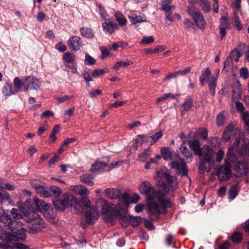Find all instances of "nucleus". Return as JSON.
I'll return each mask as SVG.
<instances>
[{
  "label": "nucleus",
  "mask_w": 249,
  "mask_h": 249,
  "mask_svg": "<svg viewBox=\"0 0 249 249\" xmlns=\"http://www.w3.org/2000/svg\"><path fill=\"white\" fill-rule=\"evenodd\" d=\"M156 173L158 185L161 187L162 189L157 191L149 181H144L140 184L139 190L141 194L147 195V207L150 215L158 218L161 209H165L171 207L170 200L166 199L165 196L169 191L176 190L178 182L175 177L167 173L158 171Z\"/></svg>",
  "instance_id": "nucleus-1"
},
{
  "label": "nucleus",
  "mask_w": 249,
  "mask_h": 249,
  "mask_svg": "<svg viewBox=\"0 0 249 249\" xmlns=\"http://www.w3.org/2000/svg\"><path fill=\"white\" fill-rule=\"evenodd\" d=\"M99 209L101 214L105 215L104 219L107 223L114 221L116 219V215L119 214L118 211L110 205L106 199L100 198L96 201V205L92 209L86 211L85 217L87 223L93 224L98 219V210Z\"/></svg>",
  "instance_id": "nucleus-2"
},
{
  "label": "nucleus",
  "mask_w": 249,
  "mask_h": 249,
  "mask_svg": "<svg viewBox=\"0 0 249 249\" xmlns=\"http://www.w3.org/2000/svg\"><path fill=\"white\" fill-rule=\"evenodd\" d=\"M15 220L9 225L8 229L10 232L5 234V239L9 242L23 241L25 239V229L23 227V224Z\"/></svg>",
  "instance_id": "nucleus-3"
},
{
  "label": "nucleus",
  "mask_w": 249,
  "mask_h": 249,
  "mask_svg": "<svg viewBox=\"0 0 249 249\" xmlns=\"http://www.w3.org/2000/svg\"><path fill=\"white\" fill-rule=\"evenodd\" d=\"M26 220L29 223V229L33 231H37L44 227L43 220L35 212L29 213Z\"/></svg>",
  "instance_id": "nucleus-4"
},
{
  "label": "nucleus",
  "mask_w": 249,
  "mask_h": 249,
  "mask_svg": "<svg viewBox=\"0 0 249 249\" xmlns=\"http://www.w3.org/2000/svg\"><path fill=\"white\" fill-rule=\"evenodd\" d=\"M22 218L23 216L18 209L12 208L10 212L8 211H3V213L0 215V221L7 224L9 226L15 220L20 219Z\"/></svg>",
  "instance_id": "nucleus-5"
},
{
  "label": "nucleus",
  "mask_w": 249,
  "mask_h": 249,
  "mask_svg": "<svg viewBox=\"0 0 249 249\" xmlns=\"http://www.w3.org/2000/svg\"><path fill=\"white\" fill-rule=\"evenodd\" d=\"M109 162V158L106 157L103 160H99L91 165L90 171L91 172H97L101 171L106 166L109 167V169L111 170L118 166L122 165V161H115L110 164H107Z\"/></svg>",
  "instance_id": "nucleus-6"
},
{
  "label": "nucleus",
  "mask_w": 249,
  "mask_h": 249,
  "mask_svg": "<svg viewBox=\"0 0 249 249\" xmlns=\"http://www.w3.org/2000/svg\"><path fill=\"white\" fill-rule=\"evenodd\" d=\"M77 202V199L73 196L67 193L63 194L61 199L53 202L54 207L59 210L63 211L71 203V206Z\"/></svg>",
  "instance_id": "nucleus-7"
},
{
  "label": "nucleus",
  "mask_w": 249,
  "mask_h": 249,
  "mask_svg": "<svg viewBox=\"0 0 249 249\" xmlns=\"http://www.w3.org/2000/svg\"><path fill=\"white\" fill-rule=\"evenodd\" d=\"M187 12L193 18L196 26L203 30L206 27V22L203 15L195 7L192 6L188 8Z\"/></svg>",
  "instance_id": "nucleus-8"
},
{
  "label": "nucleus",
  "mask_w": 249,
  "mask_h": 249,
  "mask_svg": "<svg viewBox=\"0 0 249 249\" xmlns=\"http://www.w3.org/2000/svg\"><path fill=\"white\" fill-rule=\"evenodd\" d=\"M214 151L213 148L210 146H204L200 154L198 156L202 158V160L205 163H208L210 165H212L214 163L213 160Z\"/></svg>",
  "instance_id": "nucleus-9"
},
{
  "label": "nucleus",
  "mask_w": 249,
  "mask_h": 249,
  "mask_svg": "<svg viewBox=\"0 0 249 249\" xmlns=\"http://www.w3.org/2000/svg\"><path fill=\"white\" fill-rule=\"evenodd\" d=\"M231 164H225L217 170V175L220 181L227 180L231 176Z\"/></svg>",
  "instance_id": "nucleus-10"
},
{
  "label": "nucleus",
  "mask_w": 249,
  "mask_h": 249,
  "mask_svg": "<svg viewBox=\"0 0 249 249\" xmlns=\"http://www.w3.org/2000/svg\"><path fill=\"white\" fill-rule=\"evenodd\" d=\"M171 165L172 168L177 170V173H181L183 176L187 175L186 163L183 159L179 158L177 160H174L171 162Z\"/></svg>",
  "instance_id": "nucleus-11"
},
{
  "label": "nucleus",
  "mask_w": 249,
  "mask_h": 249,
  "mask_svg": "<svg viewBox=\"0 0 249 249\" xmlns=\"http://www.w3.org/2000/svg\"><path fill=\"white\" fill-rule=\"evenodd\" d=\"M29 209L33 211H46L49 209V205L43 200L34 198Z\"/></svg>",
  "instance_id": "nucleus-12"
},
{
  "label": "nucleus",
  "mask_w": 249,
  "mask_h": 249,
  "mask_svg": "<svg viewBox=\"0 0 249 249\" xmlns=\"http://www.w3.org/2000/svg\"><path fill=\"white\" fill-rule=\"evenodd\" d=\"M67 44L70 50L76 51L82 47V40L79 36H72L67 40Z\"/></svg>",
  "instance_id": "nucleus-13"
},
{
  "label": "nucleus",
  "mask_w": 249,
  "mask_h": 249,
  "mask_svg": "<svg viewBox=\"0 0 249 249\" xmlns=\"http://www.w3.org/2000/svg\"><path fill=\"white\" fill-rule=\"evenodd\" d=\"M25 87H26V90L28 89L37 90L40 87V82L39 80L31 76H28L24 80Z\"/></svg>",
  "instance_id": "nucleus-14"
},
{
  "label": "nucleus",
  "mask_w": 249,
  "mask_h": 249,
  "mask_svg": "<svg viewBox=\"0 0 249 249\" xmlns=\"http://www.w3.org/2000/svg\"><path fill=\"white\" fill-rule=\"evenodd\" d=\"M74 205H75L74 208L75 209L74 210L75 213H78L84 209H87V210L92 209V208H90V201L88 199L83 200L81 202H79L77 200V202L76 203H74Z\"/></svg>",
  "instance_id": "nucleus-15"
},
{
  "label": "nucleus",
  "mask_w": 249,
  "mask_h": 249,
  "mask_svg": "<svg viewBox=\"0 0 249 249\" xmlns=\"http://www.w3.org/2000/svg\"><path fill=\"white\" fill-rule=\"evenodd\" d=\"M188 144L195 155H198V154H200L202 148L201 147V144L198 140L193 139V140H190L188 142Z\"/></svg>",
  "instance_id": "nucleus-16"
},
{
  "label": "nucleus",
  "mask_w": 249,
  "mask_h": 249,
  "mask_svg": "<svg viewBox=\"0 0 249 249\" xmlns=\"http://www.w3.org/2000/svg\"><path fill=\"white\" fill-rule=\"evenodd\" d=\"M130 204V196L127 194H123L118 199V207L124 210L127 208Z\"/></svg>",
  "instance_id": "nucleus-17"
},
{
  "label": "nucleus",
  "mask_w": 249,
  "mask_h": 249,
  "mask_svg": "<svg viewBox=\"0 0 249 249\" xmlns=\"http://www.w3.org/2000/svg\"><path fill=\"white\" fill-rule=\"evenodd\" d=\"M128 18L131 22L133 24H136L137 23L142 22L146 21V18L142 14L139 13V15H138L137 13L134 11L131 12L129 14Z\"/></svg>",
  "instance_id": "nucleus-18"
},
{
  "label": "nucleus",
  "mask_w": 249,
  "mask_h": 249,
  "mask_svg": "<svg viewBox=\"0 0 249 249\" xmlns=\"http://www.w3.org/2000/svg\"><path fill=\"white\" fill-rule=\"evenodd\" d=\"M217 76H215L213 75H212L207 80L209 91L213 96H214L215 93V89L217 86Z\"/></svg>",
  "instance_id": "nucleus-19"
},
{
  "label": "nucleus",
  "mask_w": 249,
  "mask_h": 249,
  "mask_svg": "<svg viewBox=\"0 0 249 249\" xmlns=\"http://www.w3.org/2000/svg\"><path fill=\"white\" fill-rule=\"evenodd\" d=\"M102 28L105 33L108 34H112L115 29L118 28L117 24L108 20L102 24Z\"/></svg>",
  "instance_id": "nucleus-20"
},
{
  "label": "nucleus",
  "mask_w": 249,
  "mask_h": 249,
  "mask_svg": "<svg viewBox=\"0 0 249 249\" xmlns=\"http://www.w3.org/2000/svg\"><path fill=\"white\" fill-rule=\"evenodd\" d=\"M104 194L109 198L115 199L120 196V192L118 189L108 188L105 190Z\"/></svg>",
  "instance_id": "nucleus-21"
},
{
  "label": "nucleus",
  "mask_w": 249,
  "mask_h": 249,
  "mask_svg": "<svg viewBox=\"0 0 249 249\" xmlns=\"http://www.w3.org/2000/svg\"><path fill=\"white\" fill-rule=\"evenodd\" d=\"M234 126L233 123H231L226 126L223 135L224 141L228 142L230 140Z\"/></svg>",
  "instance_id": "nucleus-22"
},
{
  "label": "nucleus",
  "mask_w": 249,
  "mask_h": 249,
  "mask_svg": "<svg viewBox=\"0 0 249 249\" xmlns=\"http://www.w3.org/2000/svg\"><path fill=\"white\" fill-rule=\"evenodd\" d=\"M0 201L1 203L13 205L9 194L3 189H0Z\"/></svg>",
  "instance_id": "nucleus-23"
},
{
  "label": "nucleus",
  "mask_w": 249,
  "mask_h": 249,
  "mask_svg": "<svg viewBox=\"0 0 249 249\" xmlns=\"http://www.w3.org/2000/svg\"><path fill=\"white\" fill-rule=\"evenodd\" d=\"M241 54L240 52L237 49H235L232 51L229 56L225 62V66L227 63H230L232 60H234L235 62H238L239 57L241 56Z\"/></svg>",
  "instance_id": "nucleus-24"
},
{
  "label": "nucleus",
  "mask_w": 249,
  "mask_h": 249,
  "mask_svg": "<svg viewBox=\"0 0 249 249\" xmlns=\"http://www.w3.org/2000/svg\"><path fill=\"white\" fill-rule=\"evenodd\" d=\"M211 75V72L209 68H205L202 71L199 77L200 83L202 86H204L206 80H208Z\"/></svg>",
  "instance_id": "nucleus-25"
},
{
  "label": "nucleus",
  "mask_w": 249,
  "mask_h": 249,
  "mask_svg": "<svg viewBox=\"0 0 249 249\" xmlns=\"http://www.w3.org/2000/svg\"><path fill=\"white\" fill-rule=\"evenodd\" d=\"M119 214L116 215V218H119L120 223L123 227H127L130 224L129 216L127 215L126 213H121L118 211Z\"/></svg>",
  "instance_id": "nucleus-26"
},
{
  "label": "nucleus",
  "mask_w": 249,
  "mask_h": 249,
  "mask_svg": "<svg viewBox=\"0 0 249 249\" xmlns=\"http://www.w3.org/2000/svg\"><path fill=\"white\" fill-rule=\"evenodd\" d=\"M193 106V99L190 97H187L181 105V110L182 112L188 111Z\"/></svg>",
  "instance_id": "nucleus-27"
},
{
  "label": "nucleus",
  "mask_w": 249,
  "mask_h": 249,
  "mask_svg": "<svg viewBox=\"0 0 249 249\" xmlns=\"http://www.w3.org/2000/svg\"><path fill=\"white\" fill-rule=\"evenodd\" d=\"M2 91L3 95L6 96H10L15 94L18 92V90H13L12 85L8 83H5Z\"/></svg>",
  "instance_id": "nucleus-28"
},
{
  "label": "nucleus",
  "mask_w": 249,
  "mask_h": 249,
  "mask_svg": "<svg viewBox=\"0 0 249 249\" xmlns=\"http://www.w3.org/2000/svg\"><path fill=\"white\" fill-rule=\"evenodd\" d=\"M80 32L82 36L86 38L92 39L94 36V32L88 27H82L80 29Z\"/></svg>",
  "instance_id": "nucleus-29"
},
{
  "label": "nucleus",
  "mask_w": 249,
  "mask_h": 249,
  "mask_svg": "<svg viewBox=\"0 0 249 249\" xmlns=\"http://www.w3.org/2000/svg\"><path fill=\"white\" fill-rule=\"evenodd\" d=\"M73 190L77 194L81 196H85L88 195V189L82 185H76L73 187Z\"/></svg>",
  "instance_id": "nucleus-30"
},
{
  "label": "nucleus",
  "mask_w": 249,
  "mask_h": 249,
  "mask_svg": "<svg viewBox=\"0 0 249 249\" xmlns=\"http://www.w3.org/2000/svg\"><path fill=\"white\" fill-rule=\"evenodd\" d=\"M94 178L93 176L89 174H85L80 177L81 182L90 186L93 185L94 184Z\"/></svg>",
  "instance_id": "nucleus-31"
},
{
  "label": "nucleus",
  "mask_w": 249,
  "mask_h": 249,
  "mask_svg": "<svg viewBox=\"0 0 249 249\" xmlns=\"http://www.w3.org/2000/svg\"><path fill=\"white\" fill-rule=\"evenodd\" d=\"M238 190L237 185L235 184L231 186L228 192V198L231 200H233L238 195Z\"/></svg>",
  "instance_id": "nucleus-32"
},
{
  "label": "nucleus",
  "mask_w": 249,
  "mask_h": 249,
  "mask_svg": "<svg viewBox=\"0 0 249 249\" xmlns=\"http://www.w3.org/2000/svg\"><path fill=\"white\" fill-rule=\"evenodd\" d=\"M36 192L39 194L41 196L48 197L51 196L52 194L50 191L48 190L44 186L40 185L37 188Z\"/></svg>",
  "instance_id": "nucleus-33"
},
{
  "label": "nucleus",
  "mask_w": 249,
  "mask_h": 249,
  "mask_svg": "<svg viewBox=\"0 0 249 249\" xmlns=\"http://www.w3.org/2000/svg\"><path fill=\"white\" fill-rule=\"evenodd\" d=\"M227 159L225 162L227 164H232L235 162L236 157L233 154V150L232 148H229L227 153Z\"/></svg>",
  "instance_id": "nucleus-34"
},
{
  "label": "nucleus",
  "mask_w": 249,
  "mask_h": 249,
  "mask_svg": "<svg viewBox=\"0 0 249 249\" xmlns=\"http://www.w3.org/2000/svg\"><path fill=\"white\" fill-rule=\"evenodd\" d=\"M163 131L160 130L159 131L155 133L152 136L149 137V142L151 145L154 144L157 141H158L163 136Z\"/></svg>",
  "instance_id": "nucleus-35"
},
{
  "label": "nucleus",
  "mask_w": 249,
  "mask_h": 249,
  "mask_svg": "<svg viewBox=\"0 0 249 249\" xmlns=\"http://www.w3.org/2000/svg\"><path fill=\"white\" fill-rule=\"evenodd\" d=\"M115 17L116 20L121 26H123L126 24L127 20L124 16L120 12H116L115 13Z\"/></svg>",
  "instance_id": "nucleus-36"
},
{
  "label": "nucleus",
  "mask_w": 249,
  "mask_h": 249,
  "mask_svg": "<svg viewBox=\"0 0 249 249\" xmlns=\"http://www.w3.org/2000/svg\"><path fill=\"white\" fill-rule=\"evenodd\" d=\"M161 154L163 158L165 160H169L171 159L172 153L170 150L166 147L161 148Z\"/></svg>",
  "instance_id": "nucleus-37"
},
{
  "label": "nucleus",
  "mask_w": 249,
  "mask_h": 249,
  "mask_svg": "<svg viewBox=\"0 0 249 249\" xmlns=\"http://www.w3.org/2000/svg\"><path fill=\"white\" fill-rule=\"evenodd\" d=\"M133 62L130 60H126L124 62L118 61L117 62L113 67V69L118 70L121 67H127L133 64Z\"/></svg>",
  "instance_id": "nucleus-38"
},
{
  "label": "nucleus",
  "mask_w": 249,
  "mask_h": 249,
  "mask_svg": "<svg viewBox=\"0 0 249 249\" xmlns=\"http://www.w3.org/2000/svg\"><path fill=\"white\" fill-rule=\"evenodd\" d=\"M130 224L133 227H138L142 222V218L140 216H129Z\"/></svg>",
  "instance_id": "nucleus-39"
},
{
  "label": "nucleus",
  "mask_w": 249,
  "mask_h": 249,
  "mask_svg": "<svg viewBox=\"0 0 249 249\" xmlns=\"http://www.w3.org/2000/svg\"><path fill=\"white\" fill-rule=\"evenodd\" d=\"M180 150L181 152L182 153V154L187 158H190L192 157L193 154L192 152L183 144H182L180 145Z\"/></svg>",
  "instance_id": "nucleus-40"
},
{
  "label": "nucleus",
  "mask_w": 249,
  "mask_h": 249,
  "mask_svg": "<svg viewBox=\"0 0 249 249\" xmlns=\"http://www.w3.org/2000/svg\"><path fill=\"white\" fill-rule=\"evenodd\" d=\"M225 116L224 112H220L217 116L216 124L218 126H222L224 124L225 121Z\"/></svg>",
  "instance_id": "nucleus-41"
},
{
  "label": "nucleus",
  "mask_w": 249,
  "mask_h": 249,
  "mask_svg": "<svg viewBox=\"0 0 249 249\" xmlns=\"http://www.w3.org/2000/svg\"><path fill=\"white\" fill-rule=\"evenodd\" d=\"M63 59L68 63H72L74 61L75 56L71 53L67 52L64 54Z\"/></svg>",
  "instance_id": "nucleus-42"
},
{
  "label": "nucleus",
  "mask_w": 249,
  "mask_h": 249,
  "mask_svg": "<svg viewBox=\"0 0 249 249\" xmlns=\"http://www.w3.org/2000/svg\"><path fill=\"white\" fill-rule=\"evenodd\" d=\"M200 4L202 7V10L205 13H208L210 11V7L207 0H200Z\"/></svg>",
  "instance_id": "nucleus-43"
},
{
  "label": "nucleus",
  "mask_w": 249,
  "mask_h": 249,
  "mask_svg": "<svg viewBox=\"0 0 249 249\" xmlns=\"http://www.w3.org/2000/svg\"><path fill=\"white\" fill-rule=\"evenodd\" d=\"M233 24L237 30L240 31L242 29L243 26L239 20V17L235 14L234 17L233 18Z\"/></svg>",
  "instance_id": "nucleus-44"
},
{
  "label": "nucleus",
  "mask_w": 249,
  "mask_h": 249,
  "mask_svg": "<svg viewBox=\"0 0 249 249\" xmlns=\"http://www.w3.org/2000/svg\"><path fill=\"white\" fill-rule=\"evenodd\" d=\"M137 143L142 144L146 142H149V137L144 135H139L136 140Z\"/></svg>",
  "instance_id": "nucleus-45"
},
{
  "label": "nucleus",
  "mask_w": 249,
  "mask_h": 249,
  "mask_svg": "<svg viewBox=\"0 0 249 249\" xmlns=\"http://www.w3.org/2000/svg\"><path fill=\"white\" fill-rule=\"evenodd\" d=\"M73 97V95H64L62 97H58L56 99L57 101V104H60L67 101H69Z\"/></svg>",
  "instance_id": "nucleus-46"
},
{
  "label": "nucleus",
  "mask_w": 249,
  "mask_h": 249,
  "mask_svg": "<svg viewBox=\"0 0 249 249\" xmlns=\"http://www.w3.org/2000/svg\"><path fill=\"white\" fill-rule=\"evenodd\" d=\"M242 234L239 232H235L231 236V239L234 243H238L241 241L242 239Z\"/></svg>",
  "instance_id": "nucleus-47"
},
{
  "label": "nucleus",
  "mask_w": 249,
  "mask_h": 249,
  "mask_svg": "<svg viewBox=\"0 0 249 249\" xmlns=\"http://www.w3.org/2000/svg\"><path fill=\"white\" fill-rule=\"evenodd\" d=\"M14 84L18 91L21 89L22 86H24V81L22 82L18 77H15L14 78Z\"/></svg>",
  "instance_id": "nucleus-48"
},
{
  "label": "nucleus",
  "mask_w": 249,
  "mask_h": 249,
  "mask_svg": "<svg viewBox=\"0 0 249 249\" xmlns=\"http://www.w3.org/2000/svg\"><path fill=\"white\" fill-rule=\"evenodd\" d=\"M107 71L105 69H97L94 70L91 74V76L96 78L99 76L104 75Z\"/></svg>",
  "instance_id": "nucleus-49"
},
{
  "label": "nucleus",
  "mask_w": 249,
  "mask_h": 249,
  "mask_svg": "<svg viewBox=\"0 0 249 249\" xmlns=\"http://www.w3.org/2000/svg\"><path fill=\"white\" fill-rule=\"evenodd\" d=\"M149 151L148 149H146L139 155V158L141 161L143 162L146 160L147 158L149 157Z\"/></svg>",
  "instance_id": "nucleus-50"
},
{
  "label": "nucleus",
  "mask_w": 249,
  "mask_h": 249,
  "mask_svg": "<svg viewBox=\"0 0 249 249\" xmlns=\"http://www.w3.org/2000/svg\"><path fill=\"white\" fill-rule=\"evenodd\" d=\"M85 63L88 65H93L95 63V60L89 54H86Z\"/></svg>",
  "instance_id": "nucleus-51"
},
{
  "label": "nucleus",
  "mask_w": 249,
  "mask_h": 249,
  "mask_svg": "<svg viewBox=\"0 0 249 249\" xmlns=\"http://www.w3.org/2000/svg\"><path fill=\"white\" fill-rule=\"evenodd\" d=\"M154 40V38L153 36H144L143 37L141 41V44H150V43L153 42Z\"/></svg>",
  "instance_id": "nucleus-52"
},
{
  "label": "nucleus",
  "mask_w": 249,
  "mask_h": 249,
  "mask_svg": "<svg viewBox=\"0 0 249 249\" xmlns=\"http://www.w3.org/2000/svg\"><path fill=\"white\" fill-rule=\"evenodd\" d=\"M175 9L174 6H170L168 4H163L162 5L161 10L164 11L165 12V14L167 13L171 12L172 11Z\"/></svg>",
  "instance_id": "nucleus-53"
},
{
  "label": "nucleus",
  "mask_w": 249,
  "mask_h": 249,
  "mask_svg": "<svg viewBox=\"0 0 249 249\" xmlns=\"http://www.w3.org/2000/svg\"><path fill=\"white\" fill-rule=\"evenodd\" d=\"M242 117L246 124V125L249 128V112L244 111L242 113Z\"/></svg>",
  "instance_id": "nucleus-54"
},
{
  "label": "nucleus",
  "mask_w": 249,
  "mask_h": 249,
  "mask_svg": "<svg viewBox=\"0 0 249 249\" xmlns=\"http://www.w3.org/2000/svg\"><path fill=\"white\" fill-rule=\"evenodd\" d=\"M185 27L189 31L193 29L194 23L188 19H186L184 22Z\"/></svg>",
  "instance_id": "nucleus-55"
},
{
  "label": "nucleus",
  "mask_w": 249,
  "mask_h": 249,
  "mask_svg": "<svg viewBox=\"0 0 249 249\" xmlns=\"http://www.w3.org/2000/svg\"><path fill=\"white\" fill-rule=\"evenodd\" d=\"M224 152L222 150H219L216 154V161L220 162L223 159Z\"/></svg>",
  "instance_id": "nucleus-56"
},
{
  "label": "nucleus",
  "mask_w": 249,
  "mask_h": 249,
  "mask_svg": "<svg viewBox=\"0 0 249 249\" xmlns=\"http://www.w3.org/2000/svg\"><path fill=\"white\" fill-rule=\"evenodd\" d=\"M241 97V92L239 89H234L232 91V99L235 101L238 100Z\"/></svg>",
  "instance_id": "nucleus-57"
},
{
  "label": "nucleus",
  "mask_w": 249,
  "mask_h": 249,
  "mask_svg": "<svg viewBox=\"0 0 249 249\" xmlns=\"http://www.w3.org/2000/svg\"><path fill=\"white\" fill-rule=\"evenodd\" d=\"M55 48L60 52H64L67 50V47L61 42H58L55 45Z\"/></svg>",
  "instance_id": "nucleus-58"
},
{
  "label": "nucleus",
  "mask_w": 249,
  "mask_h": 249,
  "mask_svg": "<svg viewBox=\"0 0 249 249\" xmlns=\"http://www.w3.org/2000/svg\"><path fill=\"white\" fill-rule=\"evenodd\" d=\"M229 23L228 19L225 17H222L220 19V24L219 27L228 28Z\"/></svg>",
  "instance_id": "nucleus-59"
},
{
  "label": "nucleus",
  "mask_w": 249,
  "mask_h": 249,
  "mask_svg": "<svg viewBox=\"0 0 249 249\" xmlns=\"http://www.w3.org/2000/svg\"><path fill=\"white\" fill-rule=\"evenodd\" d=\"M50 191L52 192L56 196H58L61 194V192L59 187L55 186H52L50 188Z\"/></svg>",
  "instance_id": "nucleus-60"
},
{
  "label": "nucleus",
  "mask_w": 249,
  "mask_h": 249,
  "mask_svg": "<svg viewBox=\"0 0 249 249\" xmlns=\"http://www.w3.org/2000/svg\"><path fill=\"white\" fill-rule=\"evenodd\" d=\"M240 75L244 78L247 79L249 76V71L247 69L242 68L240 71Z\"/></svg>",
  "instance_id": "nucleus-61"
},
{
  "label": "nucleus",
  "mask_w": 249,
  "mask_h": 249,
  "mask_svg": "<svg viewBox=\"0 0 249 249\" xmlns=\"http://www.w3.org/2000/svg\"><path fill=\"white\" fill-rule=\"evenodd\" d=\"M197 133L200 138L203 139H206L207 136V131L204 128H200L197 131Z\"/></svg>",
  "instance_id": "nucleus-62"
},
{
  "label": "nucleus",
  "mask_w": 249,
  "mask_h": 249,
  "mask_svg": "<svg viewBox=\"0 0 249 249\" xmlns=\"http://www.w3.org/2000/svg\"><path fill=\"white\" fill-rule=\"evenodd\" d=\"M140 196L138 194H134L130 196V203H136L139 201Z\"/></svg>",
  "instance_id": "nucleus-63"
},
{
  "label": "nucleus",
  "mask_w": 249,
  "mask_h": 249,
  "mask_svg": "<svg viewBox=\"0 0 249 249\" xmlns=\"http://www.w3.org/2000/svg\"><path fill=\"white\" fill-rule=\"evenodd\" d=\"M227 190V188L225 186H222L218 190V195L220 196H223L225 195Z\"/></svg>",
  "instance_id": "nucleus-64"
}]
</instances>
